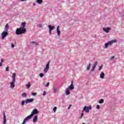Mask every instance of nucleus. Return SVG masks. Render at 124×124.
I'll return each instance as SVG.
<instances>
[{"label": "nucleus", "instance_id": "1", "mask_svg": "<svg viewBox=\"0 0 124 124\" xmlns=\"http://www.w3.org/2000/svg\"><path fill=\"white\" fill-rule=\"evenodd\" d=\"M21 26L22 28H17L16 30V33L17 35L23 34L27 31V30L25 29V27H26V22H22Z\"/></svg>", "mask_w": 124, "mask_h": 124}, {"label": "nucleus", "instance_id": "2", "mask_svg": "<svg viewBox=\"0 0 124 124\" xmlns=\"http://www.w3.org/2000/svg\"><path fill=\"white\" fill-rule=\"evenodd\" d=\"M73 90H74V85H73V81H72L70 85L65 90L66 95H69L70 94V91H73Z\"/></svg>", "mask_w": 124, "mask_h": 124}, {"label": "nucleus", "instance_id": "3", "mask_svg": "<svg viewBox=\"0 0 124 124\" xmlns=\"http://www.w3.org/2000/svg\"><path fill=\"white\" fill-rule=\"evenodd\" d=\"M12 81L10 83V88L13 89L15 87V82H16V73H14L12 77Z\"/></svg>", "mask_w": 124, "mask_h": 124}, {"label": "nucleus", "instance_id": "4", "mask_svg": "<svg viewBox=\"0 0 124 124\" xmlns=\"http://www.w3.org/2000/svg\"><path fill=\"white\" fill-rule=\"evenodd\" d=\"M37 114H38V110H37V108H34L31 112V114L26 117L30 120V119H31L32 117H33L34 115H36Z\"/></svg>", "mask_w": 124, "mask_h": 124}, {"label": "nucleus", "instance_id": "5", "mask_svg": "<svg viewBox=\"0 0 124 124\" xmlns=\"http://www.w3.org/2000/svg\"><path fill=\"white\" fill-rule=\"evenodd\" d=\"M116 42H117V40H113L112 41H110L108 42V43H106L105 44V48H108V45H112V44H113V43H116Z\"/></svg>", "mask_w": 124, "mask_h": 124}, {"label": "nucleus", "instance_id": "6", "mask_svg": "<svg viewBox=\"0 0 124 124\" xmlns=\"http://www.w3.org/2000/svg\"><path fill=\"white\" fill-rule=\"evenodd\" d=\"M90 110H92V106L90 105L88 106H85L83 108V110L86 112V113H89L90 112Z\"/></svg>", "mask_w": 124, "mask_h": 124}, {"label": "nucleus", "instance_id": "7", "mask_svg": "<svg viewBox=\"0 0 124 124\" xmlns=\"http://www.w3.org/2000/svg\"><path fill=\"white\" fill-rule=\"evenodd\" d=\"M8 34V32H7V31H5L2 32L1 37H2V40H3V39H4L5 37H6V36H7Z\"/></svg>", "mask_w": 124, "mask_h": 124}, {"label": "nucleus", "instance_id": "8", "mask_svg": "<svg viewBox=\"0 0 124 124\" xmlns=\"http://www.w3.org/2000/svg\"><path fill=\"white\" fill-rule=\"evenodd\" d=\"M48 28L49 30V34H52V31H53L54 29H55V26L49 25L48 26Z\"/></svg>", "mask_w": 124, "mask_h": 124}, {"label": "nucleus", "instance_id": "9", "mask_svg": "<svg viewBox=\"0 0 124 124\" xmlns=\"http://www.w3.org/2000/svg\"><path fill=\"white\" fill-rule=\"evenodd\" d=\"M34 101V99L33 98L27 99L25 100V103L26 104H28V103H31V102H33Z\"/></svg>", "mask_w": 124, "mask_h": 124}, {"label": "nucleus", "instance_id": "10", "mask_svg": "<svg viewBox=\"0 0 124 124\" xmlns=\"http://www.w3.org/2000/svg\"><path fill=\"white\" fill-rule=\"evenodd\" d=\"M111 30H112V29L110 27H107V28H103V30L104 31L107 33L109 32V31H111Z\"/></svg>", "mask_w": 124, "mask_h": 124}, {"label": "nucleus", "instance_id": "11", "mask_svg": "<svg viewBox=\"0 0 124 124\" xmlns=\"http://www.w3.org/2000/svg\"><path fill=\"white\" fill-rule=\"evenodd\" d=\"M3 124H6V115H5V112L3 111Z\"/></svg>", "mask_w": 124, "mask_h": 124}, {"label": "nucleus", "instance_id": "12", "mask_svg": "<svg viewBox=\"0 0 124 124\" xmlns=\"http://www.w3.org/2000/svg\"><path fill=\"white\" fill-rule=\"evenodd\" d=\"M56 31L57 32L58 36H59V35L61 34V31H60V26H58L56 28Z\"/></svg>", "mask_w": 124, "mask_h": 124}, {"label": "nucleus", "instance_id": "13", "mask_svg": "<svg viewBox=\"0 0 124 124\" xmlns=\"http://www.w3.org/2000/svg\"><path fill=\"white\" fill-rule=\"evenodd\" d=\"M96 65H97V62H96L95 63L93 64V66L91 70V72H93V71L94 70V69L95 68V67H96Z\"/></svg>", "mask_w": 124, "mask_h": 124}, {"label": "nucleus", "instance_id": "14", "mask_svg": "<svg viewBox=\"0 0 124 124\" xmlns=\"http://www.w3.org/2000/svg\"><path fill=\"white\" fill-rule=\"evenodd\" d=\"M104 76H105V74L104 72H102L100 75V78L101 79H104Z\"/></svg>", "mask_w": 124, "mask_h": 124}, {"label": "nucleus", "instance_id": "15", "mask_svg": "<svg viewBox=\"0 0 124 124\" xmlns=\"http://www.w3.org/2000/svg\"><path fill=\"white\" fill-rule=\"evenodd\" d=\"M5 30L4 31H8V30H9V25H8V24H6L5 27Z\"/></svg>", "mask_w": 124, "mask_h": 124}, {"label": "nucleus", "instance_id": "16", "mask_svg": "<svg viewBox=\"0 0 124 124\" xmlns=\"http://www.w3.org/2000/svg\"><path fill=\"white\" fill-rule=\"evenodd\" d=\"M37 122V115H36L33 118V123H36Z\"/></svg>", "mask_w": 124, "mask_h": 124}, {"label": "nucleus", "instance_id": "17", "mask_svg": "<svg viewBox=\"0 0 124 124\" xmlns=\"http://www.w3.org/2000/svg\"><path fill=\"white\" fill-rule=\"evenodd\" d=\"M30 119L27 117H26L25 119H24L23 122L22 124H25L27 123V121H29Z\"/></svg>", "mask_w": 124, "mask_h": 124}, {"label": "nucleus", "instance_id": "18", "mask_svg": "<svg viewBox=\"0 0 124 124\" xmlns=\"http://www.w3.org/2000/svg\"><path fill=\"white\" fill-rule=\"evenodd\" d=\"M49 66H50V62H48L46 65V69H49Z\"/></svg>", "mask_w": 124, "mask_h": 124}, {"label": "nucleus", "instance_id": "19", "mask_svg": "<svg viewBox=\"0 0 124 124\" xmlns=\"http://www.w3.org/2000/svg\"><path fill=\"white\" fill-rule=\"evenodd\" d=\"M37 3H38V4H41L43 2V0H36Z\"/></svg>", "mask_w": 124, "mask_h": 124}, {"label": "nucleus", "instance_id": "20", "mask_svg": "<svg viewBox=\"0 0 124 124\" xmlns=\"http://www.w3.org/2000/svg\"><path fill=\"white\" fill-rule=\"evenodd\" d=\"M99 103H100V104H102V103H104V99H101L99 101Z\"/></svg>", "mask_w": 124, "mask_h": 124}, {"label": "nucleus", "instance_id": "21", "mask_svg": "<svg viewBox=\"0 0 124 124\" xmlns=\"http://www.w3.org/2000/svg\"><path fill=\"white\" fill-rule=\"evenodd\" d=\"M31 43L32 44H34V45H35V46H37V45H38V43H37V42H34V41H32V42H31Z\"/></svg>", "mask_w": 124, "mask_h": 124}, {"label": "nucleus", "instance_id": "22", "mask_svg": "<svg viewBox=\"0 0 124 124\" xmlns=\"http://www.w3.org/2000/svg\"><path fill=\"white\" fill-rule=\"evenodd\" d=\"M22 96L23 97H25V98H26V97H27V93H23L22 94Z\"/></svg>", "mask_w": 124, "mask_h": 124}, {"label": "nucleus", "instance_id": "23", "mask_svg": "<svg viewBox=\"0 0 124 124\" xmlns=\"http://www.w3.org/2000/svg\"><path fill=\"white\" fill-rule=\"evenodd\" d=\"M91 66H92V64L89 63L88 66L87 67V70H90V68H91Z\"/></svg>", "mask_w": 124, "mask_h": 124}, {"label": "nucleus", "instance_id": "24", "mask_svg": "<svg viewBox=\"0 0 124 124\" xmlns=\"http://www.w3.org/2000/svg\"><path fill=\"white\" fill-rule=\"evenodd\" d=\"M26 87L27 89H30V88H31V82L28 83V84L26 85Z\"/></svg>", "mask_w": 124, "mask_h": 124}, {"label": "nucleus", "instance_id": "25", "mask_svg": "<svg viewBox=\"0 0 124 124\" xmlns=\"http://www.w3.org/2000/svg\"><path fill=\"white\" fill-rule=\"evenodd\" d=\"M25 103H26V101L23 100L21 102V106H24V105H25Z\"/></svg>", "mask_w": 124, "mask_h": 124}, {"label": "nucleus", "instance_id": "26", "mask_svg": "<svg viewBox=\"0 0 124 124\" xmlns=\"http://www.w3.org/2000/svg\"><path fill=\"white\" fill-rule=\"evenodd\" d=\"M39 76H40V77H41V78H42V77H43L44 76V74H43V73H40Z\"/></svg>", "mask_w": 124, "mask_h": 124}, {"label": "nucleus", "instance_id": "27", "mask_svg": "<svg viewBox=\"0 0 124 124\" xmlns=\"http://www.w3.org/2000/svg\"><path fill=\"white\" fill-rule=\"evenodd\" d=\"M57 90L58 89H57V88L54 87V88H53L54 93H57Z\"/></svg>", "mask_w": 124, "mask_h": 124}, {"label": "nucleus", "instance_id": "28", "mask_svg": "<svg viewBox=\"0 0 124 124\" xmlns=\"http://www.w3.org/2000/svg\"><path fill=\"white\" fill-rule=\"evenodd\" d=\"M103 66V65H101V66H100L99 67V69H98L99 71H100V70H101V69H102Z\"/></svg>", "mask_w": 124, "mask_h": 124}, {"label": "nucleus", "instance_id": "29", "mask_svg": "<svg viewBox=\"0 0 124 124\" xmlns=\"http://www.w3.org/2000/svg\"><path fill=\"white\" fill-rule=\"evenodd\" d=\"M115 59V56H111L110 58V61H113V60H114Z\"/></svg>", "mask_w": 124, "mask_h": 124}, {"label": "nucleus", "instance_id": "30", "mask_svg": "<svg viewBox=\"0 0 124 124\" xmlns=\"http://www.w3.org/2000/svg\"><path fill=\"white\" fill-rule=\"evenodd\" d=\"M53 111L55 112L57 111V107H55L53 108Z\"/></svg>", "mask_w": 124, "mask_h": 124}, {"label": "nucleus", "instance_id": "31", "mask_svg": "<svg viewBox=\"0 0 124 124\" xmlns=\"http://www.w3.org/2000/svg\"><path fill=\"white\" fill-rule=\"evenodd\" d=\"M83 117H84V113L82 112L80 115V119H82V118H83Z\"/></svg>", "mask_w": 124, "mask_h": 124}, {"label": "nucleus", "instance_id": "32", "mask_svg": "<svg viewBox=\"0 0 124 124\" xmlns=\"http://www.w3.org/2000/svg\"><path fill=\"white\" fill-rule=\"evenodd\" d=\"M96 109H100V106H99V105H97L96 107Z\"/></svg>", "mask_w": 124, "mask_h": 124}, {"label": "nucleus", "instance_id": "33", "mask_svg": "<svg viewBox=\"0 0 124 124\" xmlns=\"http://www.w3.org/2000/svg\"><path fill=\"white\" fill-rule=\"evenodd\" d=\"M48 71V69H46V68H45L44 70V72H45V73H46V72H47V71Z\"/></svg>", "mask_w": 124, "mask_h": 124}, {"label": "nucleus", "instance_id": "34", "mask_svg": "<svg viewBox=\"0 0 124 124\" xmlns=\"http://www.w3.org/2000/svg\"><path fill=\"white\" fill-rule=\"evenodd\" d=\"M37 27L38 28H42V25L41 24H38Z\"/></svg>", "mask_w": 124, "mask_h": 124}, {"label": "nucleus", "instance_id": "35", "mask_svg": "<svg viewBox=\"0 0 124 124\" xmlns=\"http://www.w3.org/2000/svg\"><path fill=\"white\" fill-rule=\"evenodd\" d=\"M6 71H9V67H7L6 68Z\"/></svg>", "mask_w": 124, "mask_h": 124}, {"label": "nucleus", "instance_id": "36", "mask_svg": "<svg viewBox=\"0 0 124 124\" xmlns=\"http://www.w3.org/2000/svg\"><path fill=\"white\" fill-rule=\"evenodd\" d=\"M31 94H32V95L35 96V95H36V93L32 92V93H31Z\"/></svg>", "mask_w": 124, "mask_h": 124}, {"label": "nucleus", "instance_id": "37", "mask_svg": "<svg viewBox=\"0 0 124 124\" xmlns=\"http://www.w3.org/2000/svg\"><path fill=\"white\" fill-rule=\"evenodd\" d=\"M11 47L12 48H14V47H15V45L12 44H11Z\"/></svg>", "mask_w": 124, "mask_h": 124}, {"label": "nucleus", "instance_id": "38", "mask_svg": "<svg viewBox=\"0 0 124 124\" xmlns=\"http://www.w3.org/2000/svg\"><path fill=\"white\" fill-rule=\"evenodd\" d=\"M49 85H50V83L47 82V84L46 85V87H49Z\"/></svg>", "mask_w": 124, "mask_h": 124}, {"label": "nucleus", "instance_id": "39", "mask_svg": "<svg viewBox=\"0 0 124 124\" xmlns=\"http://www.w3.org/2000/svg\"><path fill=\"white\" fill-rule=\"evenodd\" d=\"M43 95L44 96H45V95H46V91H44V93H43Z\"/></svg>", "mask_w": 124, "mask_h": 124}, {"label": "nucleus", "instance_id": "40", "mask_svg": "<svg viewBox=\"0 0 124 124\" xmlns=\"http://www.w3.org/2000/svg\"><path fill=\"white\" fill-rule=\"evenodd\" d=\"M72 105H70L68 107V110H69L70 109V107H71Z\"/></svg>", "mask_w": 124, "mask_h": 124}, {"label": "nucleus", "instance_id": "41", "mask_svg": "<svg viewBox=\"0 0 124 124\" xmlns=\"http://www.w3.org/2000/svg\"><path fill=\"white\" fill-rule=\"evenodd\" d=\"M4 62L3 59H1V62L2 63V62Z\"/></svg>", "mask_w": 124, "mask_h": 124}, {"label": "nucleus", "instance_id": "42", "mask_svg": "<svg viewBox=\"0 0 124 124\" xmlns=\"http://www.w3.org/2000/svg\"><path fill=\"white\" fill-rule=\"evenodd\" d=\"M0 66H2V63L1 62H0Z\"/></svg>", "mask_w": 124, "mask_h": 124}, {"label": "nucleus", "instance_id": "43", "mask_svg": "<svg viewBox=\"0 0 124 124\" xmlns=\"http://www.w3.org/2000/svg\"><path fill=\"white\" fill-rule=\"evenodd\" d=\"M26 0H20V1H25Z\"/></svg>", "mask_w": 124, "mask_h": 124}, {"label": "nucleus", "instance_id": "44", "mask_svg": "<svg viewBox=\"0 0 124 124\" xmlns=\"http://www.w3.org/2000/svg\"><path fill=\"white\" fill-rule=\"evenodd\" d=\"M35 4H36L35 3H33V5H34V6L35 5Z\"/></svg>", "mask_w": 124, "mask_h": 124}]
</instances>
